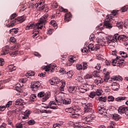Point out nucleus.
Masks as SVG:
<instances>
[{"label":"nucleus","mask_w":128,"mask_h":128,"mask_svg":"<svg viewBox=\"0 0 128 128\" xmlns=\"http://www.w3.org/2000/svg\"><path fill=\"white\" fill-rule=\"evenodd\" d=\"M48 17V14H46L42 18H40L39 22L36 24H31L27 26L26 28V30H42L43 28H46V18Z\"/></svg>","instance_id":"f257e3e1"},{"label":"nucleus","mask_w":128,"mask_h":128,"mask_svg":"<svg viewBox=\"0 0 128 128\" xmlns=\"http://www.w3.org/2000/svg\"><path fill=\"white\" fill-rule=\"evenodd\" d=\"M124 58H122V57L120 56H117L116 58L113 59L112 61V64L114 66H116V64L118 66H122V64H124Z\"/></svg>","instance_id":"f03ea898"},{"label":"nucleus","mask_w":128,"mask_h":128,"mask_svg":"<svg viewBox=\"0 0 128 128\" xmlns=\"http://www.w3.org/2000/svg\"><path fill=\"white\" fill-rule=\"evenodd\" d=\"M110 20H114V16H109L108 18L105 20L104 26L102 27V30H104V28H109V30H110V28H112V24L110 22V20Z\"/></svg>","instance_id":"7ed1b4c3"},{"label":"nucleus","mask_w":128,"mask_h":128,"mask_svg":"<svg viewBox=\"0 0 128 128\" xmlns=\"http://www.w3.org/2000/svg\"><path fill=\"white\" fill-rule=\"evenodd\" d=\"M38 98H43L42 99V102H46V100H48V98H50V93L46 92L44 93V92H40L38 94Z\"/></svg>","instance_id":"20e7f679"},{"label":"nucleus","mask_w":128,"mask_h":128,"mask_svg":"<svg viewBox=\"0 0 128 128\" xmlns=\"http://www.w3.org/2000/svg\"><path fill=\"white\" fill-rule=\"evenodd\" d=\"M40 86V83L38 81H36L34 83L32 84L31 86V88H32V90L34 92H38V90Z\"/></svg>","instance_id":"39448f33"},{"label":"nucleus","mask_w":128,"mask_h":128,"mask_svg":"<svg viewBox=\"0 0 128 128\" xmlns=\"http://www.w3.org/2000/svg\"><path fill=\"white\" fill-rule=\"evenodd\" d=\"M84 112H90L92 110V103H88L84 106Z\"/></svg>","instance_id":"423d86ee"},{"label":"nucleus","mask_w":128,"mask_h":128,"mask_svg":"<svg viewBox=\"0 0 128 128\" xmlns=\"http://www.w3.org/2000/svg\"><path fill=\"white\" fill-rule=\"evenodd\" d=\"M98 111L100 114H103V116H106L108 113L106 112V110L103 106H99L98 108Z\"/></svg>","instance_id":"0eeeda50"},{"label":"nucleus","mask_w":128,"mask_h":128,"mask_svg":"<svg viewBox=\"0 0 128 128\" xmlns=\"http://www.w3.org/2000/svg\"><path fill=\"white\" fill-rule=\"evenodd\" d=\"M60 104H72V100L68 98L62 99L60 101Z\"/></svg>","instance_id":"6e6552de"},{"label":"nucleus","mask_w":128,"mask_h":128,"mask_svg":"<svg viewBox=\"0 0 128 128\" xmlns=\"http://www.w3.org/2000/svg\"><path fill=\"white\" fill-rule=\"evenodd\" d=\"M2 56H6V54H8V52H10V47L8 46H6L3 48L2 50Z\"/></svg>","instance_id":"1a4fd4ad"},{"label":"nucleus","mask_w":128,"mask_h":128,"mask_svg":"<svg viewBox=\"0 0 128 128\" xmlns=\"http://www.w3.org/2000/svg\"><path fill=\"white\" fill-rule=\"evenodd\" d=\"M49 82L52 86H54V84H58L60 82L58 80V78L54 77L52 80H49Z\"/></svg>","instance_id":"9d476101"},{"label":"nucleus","mask_w":128,"mask_h":128,"mask_svg":"<svg viewBox=\"0 0 128 128\" xmlns=\"http://www.w3.org/2000/svg\"><path fill=\"white\" fill-rule=\"evenodd\" d=\"M54 68L52 67V65L50 64L45 66L46 72H54Z\"/></svg>","instance_id":"9b49d317"},{"label":"nucleus","mask_w":128,"mask_h":128,"mask_svg":"<svg viewBox=\"0 0 128 128\" xmlns=\"http://www.w3.org/2000/svg\"><path fill=\"white\" fill-rule=\"evenodd\" d=\"M83 120L86 122V124H92V118L88 116L87 117H84L82 118Z\"/></svg>","instance_id":"f8f14e48"},{"label":"nucleus","mask_w":128,"mask_h":128,"mask_svg":"<svg viewBox=\"0 0 128 128\" xmlns=\"http://www.w3.org/2000/svg\"><path fill=\"white\" fill-rule=\"evenodd\" d=\"M118 40L119 42H126L128 40V38H126V35H120L118 37Z\"/></svg>","instance_id":"ddd939ff"},{"label":"nucleus","mask_w":128,"mask_h":128,"mask_svg":"<svg viewBox=\"0 0 128 128\" xmlns=\"http://www.w3.org/2000/svg\"><path fill=\"white\" fill-rule=\"evenodd\" d=\"M66 110H68V111H66L67 112H68L69 114H70V116H72L74 115H75L76 113V110H74V108H68Z\"/></svg>","instance_id":"4468645a"},{"label":"nucleus","mask_w":128,"mask_h":128,"mask_svg":"<svg viewBox=\"0 0 128 128\" xmlns=\"http://www.w3.org/2000/svg\"><path fill=\"white\" fill-rule=\"evenodd\" d=\"M37 7L42 10L44 8V1H40L37 4Z\"/></svg>","instance_id":"2eb2a0df"},{"label":"nucleus","mask_w":128,"mask_h":128,"mask_svg":"<svg viewBox=\"0 0 128 128\" xmlns=\"http://www.w3.org/2000/svg\"><path fill=\"white\" fill-rule=\"evenodd\" d=\"M78 90V88H76V86H70L68 89V92H70V94H74V92H76Z\"/></svg>","instance_id":"dca6fc26"},{"label":"nucleus","mask_w":128,"mask_h":128,"mask_svg":"<svg viewBox=\"0 0 128 128\" xmlns=\"http://www.w3.org/2000/svg\"><path fill=\"white\" fill-rule=\"evenodd\" d=\"M70 18H72V14L70 13H66L64 16V20L66 22H68L70 20Z\"/></svg>","instance_id":"f3484780"},{"label":"nucleus","mask_w":128,"mask_h":128,"mask_svg":"<svg viewBox=\"0 0 128 128\" xmlns=\"http://www.w3.org/2000/svg\"><path fill=\"white\" fill-rule=\"evenodd\" d=\"M112 88L113 90H116L120 88V84H117L116 82H114L112 84Z\"/></svg>","instance_id":"a211bd4d"},{"label":"nucleus","mask_w":128,"mask_h":128,"mask_svg":"<svg viewBox=\"0 0 128 128\" xmlns=\"http://www.w3.org/2000/svg\"><path fill=\"white\" fill-rule=\"evenodd\" d=\"M98 44L101 46H104L106 44V41H104V38H99L98 40Z\"/></svg>","instance_id":"6ab92c4d"},{"label":"nucleus","mask_w":128,"mask_h":128,"mask_svg":"<svg viewBox=\"0 0 128 128\" xmlns=\"http://www.w3.org/2000/svg\"><path fill=\"white\" fill-rule=\"evenodd\" d=\"M15 104L16 106H22L24 104V100L22 98H18L15 102Z\"/></svg>","instance_id":"aec40b11"},{"label":"nucleus","mask_w":128,"mask_h":128,"mask_svg":"<svg viewBox=\"0 0 128 128\" xmlns=\"http://www.w3.org/2000/svg\"><path fill=\"white\" fill-rule=\"evenodd\" d=\"M15 20L18 22H24L26 20V18L24 16H21L16 18Z\"/></svg>","instance_id":"412c9836"},{"label":"nucleus","mask_w":128,"mask_h":128,"mask_svg":"<svg viewBox=\"0 0 128 128\" xmlns=\"http://www.w3.org/2000/svg\"><path fill=\"white\" fill-rule=\"evenodd\" d=\"M94 82L96 84H97V86L99 84H102L104 82V80H102V78H98V79H96L94 80Z\"/></svg>","instance_id":"4be33fe9"},{"label":"nucleus","mask_w":128,"mask_h":128,"mask_svg":"<svg viewBox=\"0 0 128 128\" xmlns=\"http://www.w3.org/2000/svg\"><path fill=\"white\" fill-rule=\"evenodd\" d=\"M112 80H118V82H120V80H122V78L120 76H112Z\"/></svg>","instance_id":"5701e85b"},{"label":"nucleus","mask_w":128,"mask_h":128,"mask_svg":"<svg viewBox=\"0 0 128 128\" xmlns=\"http://www.w3.org/2000/svg\"><path fill=\"white\" fill-rule=\"evenodd\" d=\"M30 114V111L26 110L24 113V116H23L22 118V120H26L28 118V117Z\"/></svg>","instance_id":"b1692460"},{"label":"nucleus","mask_w":128,"mask_h":128,"mask_svg":"<svg viewBox=\"0 0 128 128\" xmlns=\"http://www.w3.org/2000/svg\"><path fill=\"white\" fill-rule=\"evenodd\" d=\"M112 118L114 120H120V116L118 114H114Z\"/></svg>","instance_id":"393cba45"},{"label":"nucleus","mask_w":128,"mask_h":128,"mask_svg":"<svg viewBox=\"0 0 128 128\" xmlns=\"http://www.w3.org/2000/svg\"><path fill=\"white\" fill-rule=\"evenodd\" d=\"M119 54L122 56V58H124L128 57V54L124 52L120 51Z\"/></svg>","instance_id":"a878e982"},{"label":"nucleus","mask_w":128,"mask_h":128,"mask_svg":"<svg viewBox=\"0 0 128 128\" xmlns=\"http://www.w3.org/2000/svg\"><path fill=\"white\" fill-rule=\"evenodd\" d=\"M8 69L10 72H14L16 70V66H14V64H11L8 66Z\"/></svg>","instance_id":"bb28decb"},{"label":"nucleus","mask_w":128,"mask_h":128,"mask_svg":"<svg viewBox=\"0 0 128 128\" xmlns=\"http://www.w3.org/2000/svg\"><path fill=\"white\" fill-rule=\"evenodd\" d=\"M78 90L80 92H81L82 94H84V92H86L88 90L87 88H78Z\"/></svg>","instance_id":"cd10ccee"},{"label":"nucleus","mask_w":128,"mask_h":128,"mask_svg":"<svg viewBox=\"0 0 128 128\" xmlns=\"http://www.w3.org/2000/svg\"><path fill=\"white\" fill-rule=\"evenodd\" d=\"M88 48L90 52H92V50H94V46L92 44H90L88 46Z\"/></svg>","instance_id":"c85d7f7f"},{"label":"nucleus","mask_w":128,"mask_h":128,"mask_svg":"<svg viewBox=\"0 0 128 128\" xmlns=\"http://www.w3.org/2000/svg\"><path fill=\"white\" fill-rule=\"evenodd\" d=\"M62 86L60 88V90H62L64 92V87L66 86V82L64 81H62Z\"/></svg>","instance_id":"c756f323"},{"label":"nucleus","mask_w":128,"mask_h":128,"mask_svg":"<svg viewBox=\"0 0 128 128\" xmlns=\"http://www.w3.org/2000/svg\"><path fill=\"white\" fill-rule=\"evenodd\" d=\"M126 98V97L120 96L115 99L116 102H120V100H124Z\"/></svg>","instance_id":"7c9ffc66"},{"label":"nucleus","mask_w":128,"mask_h":128,"mask_svg":"<svg viewBox=\"0 0 128 128\" xmlns=\"http://www.w3.org/2000/svg\"><path fill=\"white\" fill-rule=\"evenodd\" d=\"M116 26L118 27V28H120V30L122 29V28L124 26H123V23L122 22H118L116 24Z\"/></svg>","instance_id":"2f4dec72"},{"label":"nucleus","mask_w":128,"mask_h":128,"mask_svg":"<svg viewBox=\"0 0 128 128\" xmlns=\"http://www.w3.org/2000/svg\"><path fill=\"white\" fill-rule=\"evenodd\" d=\"M98 100L100 102H106V96H100L98 98Z\"/></svg>","instance_id":"473e14b6"},{"label":"nucleus","mask_w":128,"mask_h":128,"mask_svg":"<svg viewBox=\"0 0 128 128\" xmlns=\"http://www.w3.org/2000/svg\"><path fill=\"white\" fill-rule=\"evenodd\" d=\"M62 126V122L56 123L53 125L54 128H60V126Z\"/></svg>","instance_id":"72a5a7b5"},{"label":"nucleus","mask_w":128,"mask_h":128,"mask_svg":"<svg viewBox=\"0 0 128 128\" xmlns=\"http://www.w3.org/2000/svg\"><path fill=\"white\" fill-rule=\"evenodd\" d=\"M96 96V92H90L88 96L89 98H94Z\"/></svg>","instance_id":"f704fd0d"},{"label":"nucleus","mask_w":128,"mask_h":128,"mask_svg":"<svg viewBox=\"0 0 128 128\" xmlns=\"http://www.w3.org/2000/svg\"><path fill=\"white\" fill-rule=\"evenodd\" d=\"M36 98V94H32L30 96V99L32 100V102H34V100Z\"/></svg>","instance_id":"c9c22d12"},{"label":"nucleus","mask_w":128,"mask_h":128,"mask_svg":"<svg viewBox=\"0 0 128 128\" xmlns=\"http://www.w3.org/2000/svg\"><path fill=\"white\" fill-rule=\"evenodd\" d=\"M81 104L82 106H84L88 104V100L86 99H83L82 100L81 102Z\"/></svg>","instance_id":"e433bc0d"},{"label":"nucleus","mask_w":128,"mask_h":128,"mask_svg":"<svg viewBox=\"0 0 128 128\" xmlns=\"http://www.w3.org/2000/svg\"><path fill=\"white\" fill-rule=\"evenodd\" d=\"M18 31L16 28H12L10 30V33L12 34V32H14V34H18Z\"/></svg>","instance_id":"4c0bfd02"},{"label":"nucleus","mask_w":128,"mask_h":128,"mask_svg":"<svg viewBox=\"0 0 128 128\" xmlns=\"http://www.w3.org/2000/svg\"><path fill=\"white\" fill-rule=\"evenodd\" d=\"M19 82H22V84H26L28 82V79L26 78H23L19 80Z\"/></svg>","instance_id":"58836bf2"},{"label":"nucleus","mask_w":128,"mask_h":128,"mask_svg":"<svg viewBox=\"0 0 128 128\" xmlns=\"http://www.w3.org/2000/svg\"><path fill=\"white\" fill-rule=\"evenodd\" d=\"M83 70H86L88 68V63L86 62H83V66H82Z\"/></svg>","instance_id":"ea45409f"},{"label":"nucleus","mask_w":128,"mask_h":128,"mask_svg":"<svg viewBox=\"0 0 128 128\" xmlns=\"http://www.w3.org/2000/svg\"><path fill=\"white\" fill-rule=\"evenodd\" d=\"M114 42L116 41L114 40H107V43L108 44H110V46H112V44L114 43Z\"/></svg>","instance_id":"a19ab883"},{"label":"nucleus","mask_w":128,"mask_h":128,"mask_svg":"<svg viewBox=\"0 0 128 128\" xmlns=\"http://www.w3.org/2000/svg\"><path fill=\"white\" fill-rule=\"evenodd\" d=\"M76 67L77 70H83L82 66L81 64H77L76 65Z\"/></svg>","instance_id":"79ce46f5"},{"label":"nucleus","mask_w":128,"mask_h":128,"mask_svg":"<svg viewBox=\"0 0 128 128\" xmlns=\"http://www.w3.org/2000/svg\"><path fill=\"white\" fill-rule=\"evenodd\" d=\"M92 78V75L90 74H87L84 76V78L86 80H88V78Z\"/></svg>","instance_id":"37998d69"},{"label":"nucleus","mask_w":128,"mask_h":128,"mask_svg":"<svg viewBox=\"0 0 128 128\" xmlns=\"http://www.w3.org/2000/svg\"><path fill=\"white\" fill-rule=\"evenodd\" d=\"M93 76L95 78H98V76H100V74H98V71H94L93 72Z\"/></svg>","instance_id":"c03bdc74"},{"label":"nucleus","mask_w":128,"mask_h":128,"mask_svg":"<svg viewBox=\"0 0 128 128\" xmlns=\"http://www.w3.org/2000/svg\"><path fill=\"white\" fill-rule=\"evenodd\" d=\"M128 10V6H124V7L122 8H121V10L122 12H126Z\"/></svg>","instance_id":"a18cd8bd"},{"label":"nucleus","mask_w":128,"mask_h":128,"mask_svg":"<svg viewBox=\"0 0 128 128\" xmlns=\"http://www.w3.org/2000/svg\"><path fill=\"white\" fill-rule=\"evenodd\" d=\"M36 122L34 120H31L28 122V124H30V126H32L33 124H34Z\"/></svg>","instance_id":"49530a36"},{"label":"nucleus","mask_w":128,"mask_h":128,"mask_svg":"<svg viewBox=\"0 0 128 128\" xmlns=\"http://www.w3.org/2000/svg\"><path fill=\"white\" fill-rule=\"evenodd\" d=\"M60 72L62 74H66V71L62 68H60Z\"/></svg>","instance_id":"de8ad7c7"},{"label":"nucleus","mask_w":128,"mask_h":128,"mask_svg":"<svg viewBox=\"0 0 128 128\" xmlns=\"http://www.w3.org/2000/svg\"><path fill=\"white\" fill-rule=\"evenodd\" d=\"M114 96H110L108 97V102H114Z\"/></svg>","instance_id":"09e8293b"},{"label":"nucleus","mask_w":128,"mask_h":128,"mask_svg":"<svg viewBox=\"0 0 128 128\" xmlns=\"http://www.w3.org/2000/svg\"><path fill=\"white\" fill-rule=\"evenodd\" d=\"M16 128H22V123H17L16 124Z\"/></svg>","instance_id":"8fccbe9b"},{"label":"nucleus","mask_w":128,"mask_h":128,"mask_svg":"<svg viewBox=\"0 0 128 128\" xmlns=\"http://www.w3.org/2000/svg\"><path fill=\"white\" fill-rule=\"evenodd\" d=\"M34 72H31L30 73H27L26 74V76H34Z\"/></svg>","instance_id":"3c124183"},{"label":"nucleus","mask_w":128,"mask_h":128,"mask_svg":"<svg viewBox=\"0 0 128 128\" xmlns=\"http://www.w3.org/2000/svg\"><path fill=\"white\" fill-rule=\"evenodd\" d=\"M12 104V102L9 101L8 103L6 104V108H10V106Z\"/></svg>","instance_id":"603ef678"},{"label":"nucleus","mask_w":128,"mask_h":128,"mask_svg":"<svg viewBox=\"0 0 128 128\" xmlns=\"http://www.w3.org/2000/svg\"><path fill=\"white\" fill-rule=\"evenodd\" d=\"M14 24H16V21L12 20V22H10L8 28H12V26H14Z\"/></svg>","instance_id":"864d4df0"},{"label":"nucleus","mask_w":128,"mask_h":128,"mask_svg":"<svg viewBox=\"0 0 128 128\" xmlns=\"http://www.w3.org/2000/svg\"><path fill=\"white\" fill-rule=\"evenodd\" d=\"M38 30H40V29L34 30H35L36 33H34V34L32 36L33 38L36 36H38Z\"/></svg>","instance_id":"5fc2aeb1"},{"label":"nucleus","mask_w":128,"mask_h":128,"mask_svg":"<svg viewBox=\"0 0 128 128\" xmlns=\"http://www.w3.org/2000/svg\"><path fill=\"white\" fill-rule=\"evenodd\" d=\"M118 34H116L114 35L113 36V38L114 40V41L116 42L118 40Z\"/></svg>","instance_id":"6e6d98bb"},{"label":"nucleus","mask_w":128,"mask_h":128,"mask_svg":"<svg viewBox=\"0 0 128 128\" xmlns=\"http://www.w3.org/2000/svg\"><path fill=\"white\" fill-rule=\"evenodd\" d=\"M4 64V58H0V66H2Z\"/></svg>","instance_id":"4d7b16f0"},{"label":"nucleus","mask_w":128,"mask_h":128,"mask_svg":"<svg viewBox=\"0 0 128 128\" xmlns=\"http://www.w3.org/2000/svg\"><path fill=\"white\" fill-rule=\"evenodd\" d=\"M96 94L97 96H102V90H97Z\"/></svg>","instance_id":"13d9d810"},{"label":"nucleus","mask_w":128,"mask_h":128,"mask_svg":"<svg viewBox=\"0 0 128 128\" xmlns=\"http://www.w3.org/2000/svg\"><path fill=\"white\" fill-rule=\"evenodd\" d=\"M50 106V108H52V110H56L58 108V106L56 104H55L54 106Z\"/></svg>","instance_id":"bf43d9fd"},{"label":"nucleus","mask_w":128,"mask_h":128,"mask_svg":"<svg viewBox=\"0 0 128 128\" xmlns=\"http://www.w3.org/2000/svg\"><path fill=\"white\" fill-rule=\"evenodd\" d=\"M74 126L76 128H82V126L78 124V122H76L74 124Z\"/></svg>","instance_id":"052dcab7"},{"label":"nucleus","mask_w":128,"mask_h":128,"mask_svg":"<svg viewBox=\"0 0 128 128\" xmlns=\"http://www.w3.org/2000/svg\"><path fill=\"white\" fill-rule=\"evenodd\" d=\"M14 18H16V13L12 14V16H10V19L14 20Z\"/></svg>","instance_id":"680f3d73"},{"label":"nucleus","mask_w":128,"mask_h":128,"mask_svg":"<svg viewBox=\"0 0 128 128\" xmlns=\"http://www.w3.org/2000/svg\"><path fill=\"white\" fill-rule=\"evenodd\" d=\"M94 34H91L90 37V42H92V40H94Z\"/></svg>","instance_id":"e2e57ef3"},{"label":"nucleus","mask_w":128,"mask_h":128,"mask_svg":"<svg viewBox=\"0 0 128 128\" xmlns=\"http://www.w3.org/2000/svg\"><path fill=\"white\" fill-rule=\"evenodd\" d=\"M100 44H98V43L97 44H96L95 45V47H94V50H100Z\"/></svg>","instance_id":"0e129e2a"},{"label":"nucleus","mask_w":128,"mask_h":128,"mask_svg":"<svg viewBox=\"0 0 128 128\" xmlns=\"http://www.w3.org/2000/svg\"><path fill=\"white\" fill-rule=\"evenodd\" d=\"M68 62H71V64L73 62H74V58H72V57H70L68 58Z\"/></svg>","instance_id":"69168bd1"},{"label":"nucleus","mask_w":128,"mask_h":128,"mask_svg":"<svg viewBox=\"0 0 128 128\" xmlns=\"http://www.w3.org/2000/svg\"><path fill=\"white\" fill-rule=\"evenodd\" d=\"M128 26V20H126L124 22V28H126Z\"/></svg>","instance_id":"338daca9"},{"label":"nucleus","mask_w":128,"mask_h":128,"mask_svg":"<svg viewBox=\"0 0 128 128\" xmlns=\"http://www.w3.org/2000/svg\"><path fill=\"white\" fill-rule=\"evenodd\" d=\"M6 106H0V112H4V110H6Z\"/></svg>","instance_id":"774afa93"}]
</instances>
